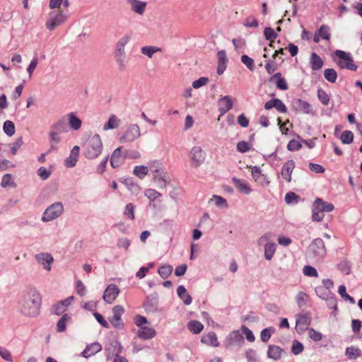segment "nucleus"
Segmentation results:
<instances>
[{"label": "nucleus", "mask_w": 362, "mask_h": 362, "mask_svg": "<svg viewBox=\"0 0 362 362\" xmlns=\"http://www.w3.org/2000/svg\"><path fill=\"white\" fill-rule=\"evenodd\" d=\"M42 302L40 293L35 288H29L19 301L21 312L28 317H36L40 314Z\"/></svg>", "instance_id": "obj_1"}, {"label": "nucleus", "mask_w": 362, "mask_h": 362, "mask_svg": "<svg viewBox=\"0 0 362 362\" xmlns=\"http://www.w3.org/2000/svg\"><path fill=\"white\" fill-rule=\"evenodd\" d=\"M103 144L98 134L90 136L83 146V155L88 159H95L102 153Z\"/></svg>", "instance_id": "obj_2"}, {"label": "nucleus", "mask_w": 362, "mask_h": 362, "mask_svg": "<svg viewBox=\"0 0 362 362\" xmlns=\"http://www.w3.org/2000/svg\"><path fill=\"white\" fill-rule=\"evenodd\" d=\"M149 171L153 175V181L158 184L160 188H164L166 185L165 168L162 163L158 160H151L148 162Z\"/></svg>", "instance_id": "obj_3"}, {"label": "nucleus", "mask_w": 362, "mask_h": 362, "mask_svg": "<svg viewBox=\"0 0 362 362\" xmlns=\"http://www.w3.org/2000/svg\"><path fill=\"white\" fill-rule=\"evenodd\" d=\"M190 167L198 168L205 162L206 153L201 146H193L188 153Z\"/></svg>", "instance_id": "obj_4"}, {"label": "nucleus", "mask_w": 362, "mask_h": 362, "mask_svg": "<svg viewBox=\"0 0 362 362\" xmlns=\"http://www.w3.org/2000/svg\"><path fill=\"white\" fill-rule=\"evenodd\" d=\"M67 20V16L61 10L53 11L49 13L45 27L49 30H54Z\"/></svg>", "instance_id": "obj_5"}, {"label": "nucleus", "mask_w": 362, "mask_h": 362, "mask_svg": "<svg viewBox=\"0 0 362 362\" xmlns=\"http://www.w3.org/2000/svg\"><path fill=\"white\" fill-rule=\"evenodd\" d=\"M308 254L313 258L322 259L326 255L324 241L321 238L315 239L308 246Z\"/></svg>", "instance_id": "obj_6"}, {"label": "nucleus", "mask_w": 362, "mask_h": 362, "mask_svg": "<svg viewBox=\"0 0 362 362\" xmlns=\"http://www.w3.org/2000/svg\"><path fill=\"white\" fill-rule=\"evenodd\" d=\"M335 55L339 59L338 65L341 69H347L351 71H356L357 66L354 63V60L349 54L341 50H337Z\"/></svg>", "instance_id": "obj_7"}, {"label": "nucleus", "mask_w": 362, "mask_h": 362, "mask_svg": "<svg viewBox=\"0 0 362 362\" xmlns=\"http://www.w3.org/2000/svg\"><path fill=\"white\" fill-rule=\"evenodd\" d=\"M63 211V204L61 202H56L45 210L42 220L45 222H47L55 219L62 214Z\"/></svg>", "instance_id": "obj_8"}, {"label": "nucleus", "mask_w": 362, "mask_h": 362, "mask_svg": "<svg viewBox=\"0 0 362 362\" xmlns=\"http://www.w3.org/2000/svg\"><path fill=\"white\" fill-rule=\"evenodd\" d=\"M141 136L140 128L137 124H130L120 138L121 142H132Z\"/></svg>", "instance_id": "obj_9"}, {"label": "nucleus", "mask_w": 362, "mask_h": 362, "mask_svg": "<svg viewBox=\"0 0 362 362\" xmlns=\"http://www.w3.org/2000/svg\"><path fill=\"white\" fill-rule=\"evenodd\" d=\"M124 313V308L122 305H115L112 308V316L110 318V322L115 327H120L123 325L122 322V315Z\"/></svg>", "instance_id": "obj_10"}, {"label": "nucleus", "mask_w": 362, "mask_h": 362, "mask_svg": "<svg viewBox=\"0 0 362 362\" xmlns=\"http://www.w3.org/2000/svg\"><path fill=\"white\" fill-rule=\"evenodd\" d=\"M119 288L115 284H110L105 289L103 298L109 303L112 304L119 293Z\"/></svg>", "instance_id": "obj_11"}, {"label": "nucleus", "mask_w": 362, "mask_h": 362, "mask_svg": "<svg viewBox=\"0 0 362 362\" xmlns=\"http://www.w3.org/2000/svg\"><path fill=\"white\" fill-rule=\"evenodd\" d=\"M251 173L254 180L262 186L268 185L269 180L267 177L262 173V170L258 166L250 167Z\"/></svg>", "instance_id": "obj_12"}, {"label": "nucleus", "mask_w": 362, "mask_h": 362, "mask_svg": "<svg viewBox=\"0 0 362 362\" xmlns=\"http://www.w3.org/2000/svg\"><path fill=\"white\" fill-rule=\"evenodd\" d=\"M122 148L121 146L117 148L111 156L110 165L113 168L119 167L124 162L125 156L122 153Z\"/></svg>", "instance_id": "obj_13"}, {"label": "nucleus", "mask_w": 362, "mask_h": 362, "mask_svg": "<svg viewBox=\"0 0 362 362\" xmlns=\"http://www.w3.org/2000/svg\"><path fill=\"white\" fill-rule=\"evenodd\" d=\"M293 108L296 111L302 112L304 114H312L313 107L312 105L306 101L301 99H296L293 102Z\"/></svg>", "instance_id": "obj_14"}, {"label": "nucleus", "mask_w": 362, "mask_h": 362, "mask_svg": "<svg viewBox=\"0 0 362 362\" xmlns=\"http://www.w3.org/2000/svg\"><path fill=\"white\" fill-rule=\"evenodd\" d=\"M218 110L221 115H223L233 107V100L228 95L221 97L218 101Z\"/></svg>", "instance_id": "obj_15"}, {"label": "nucleus", "mask_w": 362, "mask_h": 362, "mask_svg": "<svg viewBox=\"0 0 362 362\" xmlns=\"http://www.w3.org/2000/svg\"><path fill=\"white\" fill-rule=\"evenodd\" d=\"M136 335L141 339H151L156 335V331L152 327L145 325L138 329Z\"/></svg>", "instance_id": "obj_16"}, {"label": "nucleus", "mask_w": 362, "mask_h": 362, "mask_svg": "<svg viewBox=\"0 0 362 362\" xmlns=\"http://www.w3.org/2000/svg\"><path fill=\"white\" fill-rule=\"evenodd\" d=\"M311 320L306 315H298L296 318V329L298 333H302L308 329L310 325Z\"/></svg>", "instance_id": "obj_17"}, {"label": "nucleus", "mask_w": 362, "mask_h": 362, "mask_svg": "<svg viewBox=\"0 0 362 362\" xmlns=\"http://www.w3.org/2000/svg\"><path fill=\"white\" fill-rule=\"evenodd\" d=\"M295 168V163L293 160H289L285 163L281 169V176L288 182L291 181V175Z\"/></svg>", "instance_id": "obj_18"}, {"label": "nucleus", "mask_w": 362, "mask_h": 362, "mask_svg": "<svg viewBox=\"0 0 362 362\" xmlns=\"http://www.w3.org/2000/svg\"><path fill=\"white\" fill-rule=\"evenodd\" d=\"M79 146H75L71 149L69 156L64 161L65 166L67 168H73L76 165L79 155Z\"/></svg>", "instance_id": "obj_19"}, {"label": "nucleus", "mask_w": 362, "mask_h": 362, "mask_svg": "<svg viewBox=\"0 0 362 362\" xmlns=\"http://www.w3.org/2000/svg\"><path fill=\"white\" fill-rule=\"evenodd\" d=\"M232 181L235 187L240 192L245 194H249L251 192L252 189L250 186L245 180L233 177Z\"/></svg>", "instance_id": "obj_20"}, {"label": "nucleus", "mask_w": 362, "mask_h": 362, "mask_svg": "<svg viewBox=\"0 0 362 362\" xmlns=\"http://www.w3.org/2000/svg\"><path fill=\"white\" fill-rule=\"evenodd\" d=\"M39 264L44 266L47 271L51 270V264L53 262V257L48 253H40L35 256Z\"/></svg>", "instance_id": "obj_21"}, {"label": "nucleus", "mask_w": 362, "mask_h": 362, "mask_svg": "<svg viewBox=\"0 0 362 362\" xmlns=\"http://www.w3.org/2000/svg\"><path fill=\"white\" fill-rule=\"evenodd\" d=\"M218 59V64L217 68V74L218 75H221L225 71L227 62H228V58L226 56V52L225 50H221L217 54Z\"/></svg>", "instance_id": "obj_22"}, {"label": "nucleus", "mask_w": 362, "mask_h": 362, "mask_svg": "<svg viewBox=\"0 0 362 362\" xmlns=\"http://www.w3.org/2000/svg\"><path fill=\"white\" fill-rule=\"evenodd\" d=\"M102 350L100 344L95 342L88 345L85 350L82 352V355L85 358L90 357Z\"/></svg>", "instance_id": "obj_23"}, {"label": "nucleus", "mask_w": 362, "mask_h": 362, "mask_svg": "<svg viewBox=\"0 0 362 362\" xmlns=\"http://www.w3.org/2000/svg\"><path fill=\"white\" fill-rule=\"evenodd\" d=\"M284 353L283 349L276 345H269L267 351V356L274 361L279 360Z\"/></svg>", "instance_id": "obj_24"}, {"label": "nucleus", "mask_w": 362, "mask_h": 362, "mask_svg": "<svg viewBox=\"0 0 362 362\" xmlns=\"http://www.w3.org/2000/svg\"><path fill=\"white\" fill-rule=\"evenodd\" d=\"M324 64L323 60L321 57L315 52H313L310 55V65L313 70L318 71L320 70Z\"/></svg>", "instance_id": "obj_25"}, {"label": "nucleus", "mask_w": 362, "mask_h": 362, "mask_svg": "<svg viewBox=\"0 0 362 362\" xmlns=\"http://www.w3.org/2000/svg\"><path fill=\"white\" fill-rule=\"evenodd\" d=\"M129 40V36H124L117 42L116 46V57H122L125 56L124 47Z\"/></svg>", "instance_id": "obj_26"}, {"label": "nucleus", "mask_w": 362, "mask_h": 362, "mask_svg": "<svg viewBox=\"0 0 362 362\" xmlns=\"http://www.w3.org/2000/svg\"><path fill=\"white\" fill-rule=\"evenodd\" d=\"M201 341L213 346H218L220 345L217 335L214 332H210L207 335L202 337Z\"/></svg>", "instance_id": "obj_27"}, {"label": "nucleus", "mask_w": 362, "mask_h": 362, "mask_svg": "<svg viewBox=\"0 0 362 362\" xmlns=\"http://www.w3.org/2000/svg\"><path fill=\"white\" fill-rule=\"evenodd\" d=\"M177 293L179 298L183 301L185 305H190L192 302V297L187 293V289L182 285H180L177 288Z\"/></svg>", "instance_id": "obj_28"}, {"label": "nucleus", "mask_w": 362, "mask_h": 362, "mask_svg": "<svg viewBox=\"0 0 362 362\" xmlns=\"http://www.w3.org/2000/svg\"><path fill=\"white\" fill-rule=\"evenodd\" d=\"M121 123V120L115 115H111L107 122L103 125V130L107 131L117 128Z\"/></svg>", "instance_id": "obj_29"}, {"label": "nucleus", "mask_w": 362, "mask_h": 362, "mask_svg": "<svg viewBox=\"0 0 362 362\" xmlns=\"http://www.w3.org/2000/svg\"><path fill=\"white\" fill-rule=\"evenodd\" d=\"M67 119L70 127L74 130H78L81 127V120L76 116L74 112H70L67 115Z\"/></svg>", "instance_id": "obj_30"}, {"label": "nucleus", "mask_w": 362, "mask_h": 362, "mask_svg": "<svg viewBox=\"0 0 362 362\" xmlns=\"http://www.w3.org/2000/svg\"><path fill=\"white\" fill-rule=\"evenodd\" d=\"M315 206H317L318 209L322 210V211L324 213L326 212H330L332 211L334 209V206L332 204L324 202L320 198H317L315 201Z\"/></svg>", "instance_id": "obj_31"}, {"label": "nucleus", "mask_w": 362, "mask_h": 362, "mask_svg": "<svg viewBox=\"0 0 362 362\" xmlns=\"http://www.w3.org/2000/svg\"><path fill=\"white\" fill-rule=\"evenodd\" d=\"M274 79H277L276 84V87L282 90H286L288 88V84L286 81V80L281 77V73H276L274 75H273L270 79L269 81L272 82Z\"/></svg>", "instance_id": "obj_32"}, {"label": "nucleus", "mask_w": 362, "mask_h": 362, "mask_svg": "<svg viewBox=\"0 0 362 362\" xmlns=\"http://www.w3.org/2000/svg\"><path fill=\"white\" fill-rule=\"evenodd\" d=\"M148 163L147 165H136L134 168L133 174L139 179L143 180L148 173Z\"/></svg>", "instance_id": "obj_33"}, {"label": "nucleus", "mask_w": 362, "mask_h": 362, "mask_svg": "<svg viewBox=\"0 0 362 362\" xmlns=\"http://www.w3.org/2000/svg\"><path fill=\"white\" fill-rule=\"evenodd\" d=\"M187 327L192 333L199 334L203 330L204 325L199 321L191 320L188 322Z\"/></svg>", "instance_id": "obj_34"}, {"label": "nucleus", "mask_w": 362, "mask_h": 362, "mask_svg": "<svg viewBox=\"0 0 362 362\" xmlns=\"http://www.w3.org/2000/svg\"><path fill=\"white\" fill-rule=\"evenodd\" d=\"M132 10L139 14L141 15L144 13L146 7V3L145 1H134L133 3L130 4Z\"/></svg>", "instance_id": "obj_35"}, {"label": "nucleus", "mask_w": 362, "mask_h": 362, "mask_svg": "<svg viewBox=\"0 0 362 362\" xmlns=\"http://www.w3.org/2000/svg\"><path fill=\"white\" fill-rule=\"evenodd\" d=\"M158 52H161V48L155 46H144L141 48V52L149 58H152Z\"/></svg>", "instance_id": "obj_36"}, {"label": "nucleus", "mask_w": 362, "mask_h": 362, "mask_svg": "<svg viewBox=\"0 0 362 362\" xmlns=\"http://www.w3.org/2000/svg\"><path fill=\"white\" fill-rule=\"evenodd\" d=\"M71 320V317L68 314H64L60 318L57 324V331L62 332L66 330V322Z\"/></svg>", "instance_id": "obj_37"}, {"label": "nucleus", "mask_w": 362, "mask_h": 362, "mask_svg": "<svg viewBox=\"0 0 362 362\" xmlns=\"http://www.w3.org/2000/svg\"><path fill=\"white\" fill-rule=\"evenodd\" d=\"M345 354L349 359H356L361 356V350L354 346L347 347L345 350Z\"/></svg>", "instance_id": "obj_38"}, {"label": "nucleus", "mask_w": 362, "mask_h": 362, "mask_svg": "<svg viewBox=\"0 0 362 362\" xmlns=\"http://www.w3.org/2000/svg\"><path fill=\"white\" fill-rule=\"evenodd\" d=\"M276 251V245L274 243H266L264 245V257L270 260Z\"/></svg>", "instance_id": "obj_39"}, {"label": "nucleus", "mask_w": 362, "mask_h": 362, "mask_svg": "<svg viewBox=\"0 0 362 362\" xmlns=\"http://www.w3.org/2000/svg\"><path fill=\"white\" fill-rule=\"evenodd\" d=\"M173 272V267L170 265H163L158 269V273L163 279H167Z\"/></svg>", "instance_id": "obj_40"}, {"label": "nucleus", "mask_w": 362, "mask_h": 362, "mask_svg": "<svg viewBox=\"0 0 362 362\" xmlns=\"http://www.w3.org/2000/svg\"><path fill=\"white\" fill-rule=\"evenodd\" d=\"M321 38L329 41L331 38L330 28L327 25H322L317 31Z\"/></svg>", "instance_id": "obj_41"}, {"label": "nucleus", "mask_w": 362, "mask_h": 362, "mask_svg": "<svg viewBox=\"0 0 362 362\" xmlns=\"http://www.w3.org/2000/svg\"><path fill=\"white\" fill-rule=\"evenodd\" d=\"M144 195L150 200V204L162 196L160 192L151 188L144 191Z\"/></svg>", "instance_id": "obj_42"}, {"label": "nucleus", "mask_w": 362, "mask_h": 362, "mask_svg": "<svg viewBox=\"0 0 362 362\" xmlns=\"http://www.w3.org/2000/svg\"><path fill=\"white\" fill-rule=\"evenodd\" d=\"M1 185L2 187L6 188L8 187H15L16 184L13 181V177L11 174H6L2 177Z\"/></svg>", "instance_id": "obj_43"}, {"label": "nucleus", "mask_w": 362, "mask_h": 362, "mask_svg": "<svg viewBox=\"0 0 362 362\" xmlns=\"http://www.w3.org/2000/svg\"><path fill=\"white\" fill-rule=\"evenodd\" d=\"M324 76L326 80L330 83H334L337 78V74L334 69H326L324 71Z\"/></svg>", "instance_id": "obj_44"}, {"label": "nucleus", "mask_w": 362, "mask_h": 362, "mask_svg": "<svg viewBox=\"0 0 362 362\" xmlns=\"http://www.w3.org/2000/svg\"><path fill=\"white\" fill-rule=\"evenodd\" d=\"M3 129L4 132L8 136H13L15 134L14 123L10 120H6L4 123Z\"/></svg>", "instance_id": "obj_45"}, {"label": "nucleus", "mask_w": 362, "mask_h": 362, "mask_svg": "<svg viewBox=\"0 0 362 362\" xmlns=\"http://www.w3.org/2000/svg\"><path fill=\"white\" fill-rule=\"evenodd\" d=\"M354 139V134L352 132L346 130L341 135V141L343 144H349L352 143Z\"/></svg>", "instance_id": "obj_46"}, {"label": "nucleus", "mask_w": 362, "mask_h": 362, "mask_svg": "<svg viewBox=\"0 0 362 362\" xmlns=\"http://www.w3.org/2000/svg\"><path fill=\"white\" fill-rule=\"evenodd\" d=\"M303 273L305 276L309 277H317L318 273L315 268L312 266L306 265L303 269Z\"/></svg>", "instance_id": "obj_47"}, {"label": "nucleus", "mask_w": 362, "mask_h": 362, "mask_svg": "<svg viewBox=\"0 0 362 362\" xmlns=\"http://www.w3.org/2000/svg\"><path fill=\"white\" fill-rule=\"evenodd\" d=\"M241 62L243 63L251 71L255 69L254 60L247 55L243 54L241 56Z\"/></svg>", "instance_id": "obj_48"}, {"label": "nucleus", "mask_w": 362, "mask_h": 362, "mask_svg": "<svg viewBox=\"0 0 362 362\" xmlns=\"http://www.w3.org/2000/svg\"><path fill=\"white\" fill-rule=\"evenodd\" d=\"M317 97H318L320 101L324 105H327L329 104V96L324 90L320 88L317 90Z\"/></svg>", "instance_id": "obj_49"}, {"label": "nucleus", "mask_w": 362, "mask_h": 362, "mask_svg": "<svg viewBox=\"0 0 362 362\" xmlns=\"http://www.w3.org/2000/svg\"><path fill=\"white\" fill-rule=\"evenodd\" d=\"M338 292H339V295L341 296V298H343L346 300H349L351 303H355L354 298L346 293L345 286H344V285L339 286V288H338Z\"/></svg>", "instance_id": "obj_50"}, {"label": "nucleus", "mask_w": 362, "mask_h": 362, "mask_svg": "<svg viewBox=\"0 0 362 362\" xmlns=\"http://www.w3.org/2000/svg\"><path fill=\"white\" fill-rule=\"evenodd\" d=\"M134 322L135 325L139 328L146 325L147 324H149L146 317L140 315H136L134 317Z\"/></svg>", "instance_id": "obj_51"}, {"label": "nucleus", "mask_w": 362, "mask_h": 362, "mask_svg": "<svg viewBox=\"0 0 362 362\" xmlns=\"http://www.w3.org/2000/svg\"><path fill=\"white\" fill-rule=\"evenodd\" d=\"M264 35L266 39L270 41H274V40L277 37V34L275 33L274 30L269 27L265 28Z\"/></svg>", "instance_id": "obj_52"}, {"label": "nucleus", "mask_w": 362, "mask_h": 362, "mask_svg": "<svg viewBox=\"0 0 362 362\" xmlns=\"http://www.w3.org/2000/svg\"><path fill=\"white\" fill-rule=\"evenodd\" d=\"M274 330L272 327L264 329L260 334L261 340L264 342H267L272 336V332Z\"/></svg>", "instance_id": "obj_53"}, {"label": "nucleus", "mask_w": 362, "mask_h": 362, "mask_svg": "<svg viewBox=\"0 0 362 362\" xmlns=\"http://www.w3.org/2000/svg\"><path fill=\"white\" fill-rule=\"evenodd\" d=\"M308 336L311 339H313L315 341H319L322 338V334L320 332L315 330L314 329H308Z\"/></svg>", "instance_id": "obj_54"}, {"label": "nucleus", "mask_w": 362, "mask_h": 362, "mask_svg": "<svg viewBox=\"0 0 362 362\" xmlns=\"http://www.w3.org/2000/svg\"><path fill=\"white\" fill-rule=\"evenodd\" d=\"M124 214L130 219H134V205L133 204L129 203L126 205Z\"/></svg>", "instance_id": "obj_55"}, {"label": "nucleus", "mask_w": 362, "mask_h": 362, "mask_svg": "<svg viewBox=\"0 0 362 362\" xmlns=\"http://www.w3.org/2000/svg\"><path fill=\"white\" fill-rule=\"evenodd\" d=\"M0 356H1V358L8 362H12L13 361V358H12V356H11V352L4 348V347H1L0 346Z\"/></svg>", "instance_id": "obj_56"}, {"label": "nucleus", "mask_w": 362, "mask_h": 362, "mask_svg": "<svg viewBox=\"0 0 362 362\" xmlns=\"http://www.w3.org/2000/svg\"><path fill=\"white\" fill-rule=\"evenodd\" d=\"M302 147L300 143L295 139L290 141L287 145V148L291 151L299 150Z\"/></svg>", "instance_id": "obj_57"}, {"label": "nucleus", "mask_w": 362, "mask_h": 362, "mask_svg": "<svg viewBox=\"0 0 362 362\" xmlns=\"http://www.w3.org/2000/svg\"><path fill=\"white\" fill-rule=\"evenodd\" d=\"M312 216L313 221H320L323 219L325 215L322 210L315 206V208L313 211Z\"/></svg>", "instance_id": "obj_58"}, {"label": "nucleus", "mask_w": 362, "mask_h": 362, "mask_svg": "<svg viewBox=\"0 0 362 362\" xmlns=\"http://www.w3.org/2000/svg\"><path fill=\"white\" fill-rule=\"evenodd\" d=\"M274 103V107H275L279 112H286L287 108L280 99L275 98V101Z\"/></svg>", "instance_id": "obj_59"}, {"label": "nucleus", "mask_w": 362, "mask_h": 362, "mask_svg": "<svg viewBox=\"0 0 362 362\" xmlns=\"http://www.w3.org/2000/svg\"><path fill=\"white\" fill-rule=\"evenodd\" d=\"M208 82L209 78L207 77H201L192 83V87L195 89H197L203 86H205Z\"/></svg>", "instance_id": "obj_60"}, {"label": "nucleus", "mask_w": 362, "mask_h": 362, "mask_svg": "<svg viewBox=\"0 0 362 362\" xmlns=\"http://www.w3.org/2000/svg\"><path fill=\"white\" fill-rule=\"evenodd\" d=\"M291 350H292V352L293 353V354L298 355L303 351V346L300 342H299L297 340H295L293 342Z\"/></svg>", "instance_id": "obj_61"}, {"label": "nucleus", "mask_w": 362, "mask_h": 362, "mask_svg": "<svg viewBox=\"0 0 362 362\" xmlns=\"http://www.w3.org/2000/svg\"><path fill=\"white\" fill-rule=\"evenodd\" d=\"M277 68L278 65L274 61H269L265 64V69L269 74H273Z\"/></svg>", "instance_id": "obj_62"}, {"label": "nucleus", "mask_w": 362, "mask_h": 362, "mask_svg": "<svg viewBox=\"0 0 362 362\" xmlns=\"http://www.w3.org/2000/svg\"><path fill=\"white\" fill-rule=\"evenodd\" d=\"M212 200L214 202L215 204L217 206H223V207L228 206L226 200L224 198H223L222 197H220L218 195H214Z\"/></svg>", "instance_id": "obj_63"}, {"label": "nucleus", "mask_w": 362, "mask_h": 362, "mask_svg": "<svg viewBox=\"0 0 362 362\" xmlns=\"http://www.w3.org/2000/svg\"><path fill=\"white\" fill-rule=\"evenodd\" d=\"M37 175L42 180H47L51 175V171L45 167H40L37 170Z\"/></svg>", "instance_id": "obj_64"}]
</instances>
